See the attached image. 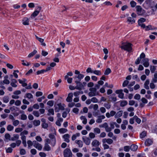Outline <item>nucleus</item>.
<instances>
[{"mask_svg": "<svg viewBox=\"0 0 157 157\" xmlns=\"http://www.w3.org/2000/svg\"><path fill=\"white\" fill-rule=\"evenodd\" d=\"M37 10H35L33 13L31 15L30 18L33 19L39 13V12L42 9L41 6H38L36 7Z\"/></svg>", "mask_w": 157, "mask_h": 157, "instance_id": "4", "label": "nucleus"}, {"mask_svg": "<svg viewBox=\"0 0 157 157\" xmlns=\"http://www.w3.org/2000/svg\"><path fill=\"white\" fill-rule=\"evenodd\" d=\"M93 73L98 75H101V72L99 70L93 71Z\"/></svg>", "mask_w": 157, "mask_h": 157, "instance_id": "42", "label": "nucleus"}, {"mask_svg": "<svg viewBox=\"0 0 157 157\" xmlns=\"http://www.w3.org/2000/svg\"><path fill=\"white\" fill-rule=\"evenodd\" d=\"M49 137L52 140V144L54 146L56 143V140L55 136L52 134H50L49 135Z\"/></svg>", "mask_w": 157, "mask_h": 157, "instance_id": "11", "label": "nucleus"}, {"mask_svg": "<svg viewBox=\"0 0 157 157\" xmlns=\"http://www.w3.org/2000/svg\"><path fill=\"white\" fill-rule=\"evenodd\" d=\"M94 132L97 134H99L101 132L100 129L98 128H94Z\"/></svg>", "mask_w": 157, "mask_h": 157, "instance_id": "50", "label": "nucleus"}, {"mask_svg": "<svg viewBox=\"0 0 157 157\" xmlns=\"http://www.w3.org/2000/svg\"><path fill=\"white\" fill-rule=\"evenodd\" d=\"M27 119V116L25 114H22L21 115V119L22 120H26Z\"/></svg>", "mask_w": 157, "mask_h": 157, "instance_id": "60", "label": "nucleus"}, {"mask_svg": "<svg viewBox=\"0 0 157 157\" xmlns=\"http://www.w3.org/2000/svg\"><path fill=\"white\" fill-rule=\"evenodd\" d=\"M137 14L139 15H142L145 13V11L141 6H137L136 7Z\"/></svg>", "mask_w": 157, "mask_h": 157, "instance_id": "6", "label": "nucleus"}, {"mask_svg": "<svg viewBox=\"0 0 157 157\" xmlns=\"http://www.w3.org/2000/svg\"><path fill=\"white\" fill-rule=\"evenodd\" d=\"M109 133L108 134V136L110 137H112V139L115 140H116L117 137L113 135V133L111 132H109Z\"/></svg>", "mask_w": 157, "mask_h": 157, "instance_id": "28", "label": "nucleus"}, {"mask_svg": "<svg viewBox=\"0 0 157 157\" xmlns=\"http://www.w3.org/2000/svg\"><path fill=\"white\" fill-rule=\"evenodd\" d=\"M75 143L78 145L79 147H82L83 146V143L80 140H76L75 141Z\"/></svg>", "mask_w": 157, "mask_h": 157, "instance_id": "31", "label": "nucleus"}, {"mask_svg": "<svg viewBox=\"0 0 157 157\" xmlns=\"http://www.w3.org/2000/svg\"><path fill=\"white\" fill-rule=\"evenodd\" d=\"M128 102L126 101H123L121 102L120 105L121 107H124L126 105Z\"/></svg>", "mask_w": 157, "mask_h": 157, "instance_id": "49", "label": "nucleus"}, {"mask_svg": "<svg viewBox=\"0 0 157 157\" xmlns=\"http://www.w3.org/2000/svg\"><path fill=\"white\" fill-rule=\"evenodd\" d=\"M91 99V101L93 103H97L98 102V99L95 97L92 98Z\"/></svg>", "mask_w": 157, "mask_h": 157, "instance_id": "62", "label": "nucleus"}, {"mask_svg": "<svg viewBox=\"0 0 157 157\" xmlns=\"http://www.w3.org/2000/svg\"><path fill=\"white\" fill-rule=\"evenodd\" d=\"M90 92L88 93V95L89 97H92L99 95V93L97 91L96 88H91L89 89Z\"/></svg>", "mask_w": 157, "mask_h": 157, "instance_id": "2", "label": "nucleus"}, {"mask_svg": "<svg viewBox=\"0 0 157 157\" xmlns=\"http://www.w3.org/2000/svg\"><path fill=\"white\" fill-rule=\"evenodd\" d=\"M99 127L101 128H105V131L106 132H110L111 131V128H110L108 126L107 123H105L104 124L100 125Z\"/></svg>", "mask_w": 157, "mask_h": 157, "instance_id": "7", "label": "nucleus"}, {"mask_svg": "<svg viewBox=\"0 0 157 157\" xmlns=\"http://www.w3.org/2000/svg\"><path fill=\"white\" fill-rule=\"evenodd\" d=\"M147 135V132L146 131H143L140 135V137L141 138L144 137Z\"/></svg>", "mask_w": 157, "mask_h": 157, "instance_id": "47", "label": "nucleus"}, {"mask_svg": "<svg viewBox=\"0 0 157 157\" xmlns=\"http://www.w3.org/2000/svg\"><path fill=\"white\" fill-rule=\"evenodd\" d=\"M43 149L44 151H49L51 150V148L48 144H45Z\"/></svg>", "mask_w": 157, "mask_h": 157, "instance_id": "32", "label": "nucleus"}, {"mask_svg": "<svg viewBox=\"0 0 157 157\" xmlns=\"http://www.w3.org/2000/svg\"><path fill=\"white\" fill-rule=\"evenodd\" d=\"M28 134V132L26 130H24L23 131H22L21 132L20 135V136H23L25 135H27Z\"/></svg>", "mask_w": 157, "mask_h": 157, "instance_id": "51", "label": "nucleus"}, {"mask_svg": "<svg viewBox=\"0 0 157 157\" xmlns=\"http://www.w3.org/2000/svg\"><path fill=\"white\" fill-rule=\"evenodd\" d=\"M152 81L154 83L157 82V73H155L154 74V77L152 79Z\"/></svg>", "mask_w": 157, "mask_h": 157, "instance_id": "38", "label": "nucleus"}, {"mask_svg": "<svg viewBox=\"0 0 157 157\" xmlns=\"http://www.w3.org/2000/svg\"><path fill=\"white\" fill-rule=\"evenodd\" d=\"M46 71L45 70L42 69L40 71H37L36 74L37 75H39L40 74L44 73V72H45Z\"/></svg>", "mask_w": 157, "mask_h": 157, "instance_id": "58", "label": "nucleus"}, {"mask_svg": "<svg viewBox=\"0 0 157 157\" xmlns=\"http://www.w3.org/2000/svg\"><path fill=\"white\" fill-rule=\"evenodd\" d=\"M82 140L87 145H89L90 143V140L88 137L83 136Z\"/></svg>", "mask_w": 157, "mask_h": 157, "instance_id": "13", "label": "nucleus"}, {"mask_svg": "<svg viewBox=\"0 0 157 157\" xmlns=\"http://www.w3.org/2000/svg\"><path fill=\"white\" fill-rule=\"evenodd\" d=\"M153 143L152 140L150 139H147L145 142L146 145L148 146L151 145Z\"/></svg>", "mask_w": 157, "mask_h": 157, "instance_id": "25", "label": "nucleus"}, {"mask_svg": "<svg viewBox=\"0 0 157 157\" xmlns=\"http://www.w3.org/2000/svg\"><path fill=\"white\" fill-rule=\"evenodd\" d=\"M132 44L128 42H125L122 43L120 48L124 50L131 52L132 50Z\"/></svg>", "mask_w": 157, "mask_h": 157, "instance_id": "1", "label": "nucleus"}, {"mask_svg": "<svg viewBox=\"0 0 157 157\" xmlns=\"http://www.w3.org/2000/svg\"><path fill=\"white\" fill-rule=\"evenodd\" d=\"M142 102L140 104V106L141 107H143L144 106L145 104L147 103V100L144 98H143L141 99Z\"/></svg>", "mask_w": 157, "mask_h": 157, "instance_id": "14", "label": "nucleus"}, {"mask_svg": "<svg viewBox=\"0 0 157 157\" xmlns=\"http://www.w3.org/2000/svg\"><path fill=\"white\" fill-rule=\"evenodd\" d=\"M47 104L48 105L50 106H52L53 105L54 102L53 101H48L47 103Z\"/></svg>", "mask_w": 157, "mask_h": 157, "instance_id": "64", "label": "nucleus"}, {"mask_svg": "<svg viewBox=\"0 0 157 157\" xmlns=\"http://www.w3.org/2000/svg\"><path fill=\"white\" fill-rule=\"evenodd\" d=\"M72 153L69 148L65 149L63 151L64 157H72Z\"/></svg>", "mask_w": 157, "mask_h": 157, "instance_id": "5", "label": "nucleus"}, {"mask_svg": "<svg viewBox=\"0 0 157 157\" xmlns=\"http://www.w3.org/2000/svg\"><path fill=\"white\" fill-rule=\"evenodd\" d=\"M102 141L103 143H107L109 144H111L113 143V140L110 138H104L102 140Z\"/></svg>", "mask_w": 157, "mask_h": 157, "instance_id": "10", "label": "nucleus"}, {"mask_svg": "<svg viewBox=\"0 0 157 157\" xmlns=\"http://www.w3.org/2000/svg\"><path fill=\"white\" fill-rule=\"evenodd\" d=\"M83 86L82 83L80 82V83L76 85L75 86L76 89L81 90L82 89Z\"/></svg>", "mask_w": 157, "mask_h": 157, "instance_id": "27", "label": "nucleus"}, {"mask_svg": "<svg viewBox=\"0 0 157 157\" xmlns=\"http://www.w3.org/2000/svg\"><path fill=\"white\" fill-rule=\"evenodd\" d=\"M89 136L91 139H93L95 137V135L93 132H90L89 134Z\"/></svg>", "mask_w": 157, "mask_h": 157, "instance_id": "57", "label": "nucleus"}, {"mask_svg": "<svg viewBox=\"0 0 157 157\" xmlns=\"http://www.w3.org/2000/svg\"><path fill=\"white\" fill-rule=\"evenodd\" d=\"M35 37L37 40L39 41L41 43V45L44 46H46V44L45 43H44V40L38 37L37 36L35 35Z\"/></svg>", "mask_w": 157, "mask_h": 157, "instance_id": "24", "label": "nucleus"}, {"mask_svg": "<svg viewBox=\"0 0 157 157\" xmlns=\"http://www.w3.org/2000/svg\"><path fill=\"white\" fill-rule=\"evenodd\" d=\"M105 118V117L104 115H101L98 117V118L96 120V122L97 123H101L102 121V120Z\"/></svg>", "mask_w": 157, "mask_h": 157, "instance_id": "19", "label": "nucleus"}, {"mask_svg": "<svg viewBox=\"0 0 157 157\" xmlns=\"http://www.w3.org/2000/svg\"><path fill=\"white\" fill-rule=\"evenodd\" d=\"M10 134L8 133H6L5 135V138L6 139L10 140Z\"/></svg>", "mask_w": 157, "mask_h": 157, "instance_id": "61", "label": "nucleus"}, {"mask_svg": "<svg viewBox=\"0 0 157 157\" xmlns=\"http://www.w3.org/2000/svg\"><path fill=\"white\" fill-rule=\"evenodd\" d=\"M84 76L83 75L80 74L78 75V79L79 81H80L84 78Z\"/></svg>", "mask_w": 157, "mask_h": 157, "instance_id": "55", "label": "nucleus"}, {"mask_svg": "<svg viewBox=\"0 0 157 157\" xmlns=\"http://www.w3.org/2000/svg\"><path fill=\"white\" fill-rule=\"evenodd\" d=\"M36 140L39 142H41L42 141V139L40 136H37L36 137Z\"/></svg>", "mask_w": 157, "mask_h": 157, "instance_id": "63", "label": "nucleus"}, {"mask_svg": "<svg viewBox=\"0 0 157 157\" xmlns=\"http://www.w3.org/2000/svg\"><path fill=\"white\" fill-rule=\"evenodd\" d=\"M40 121L39 120H34L33 121V124L35 126H39L40 125Z\"/></svg>", "mask_w": 157, "mask_h": 157, "instance_id": "33", "label": "nucleus"}, {"mask_svg": "<svg viewBox=\"0 0 157 157\" xmlns=\"http://www.w3.org/2000/svg\"><path fill=\"white\" fill-rule=\"evenodd\" d=\"M138 146L136 145H132L130 146V149L132 151H135L137 150Z\"/></svg>", "mask_w": 157, "mask_h": 157, "instance_id": "35", "label": "nucleus"}, {"mask_svg": "<svg viewBox=\"0 0 157 157\" xmlns=\"http://www.w3.org/2000/svg\"><path fill=\"white\" fill-rule=\"evenodd\" d=\"M146 21V19L144 18H141L138 21V24L140 23H142V22H144Z\"/></svg>", "mask_w": 157, "mask_h": 157, "instance_id": "52", "label": "nucleus"}, {"mask_svg": "<svg viewBox=\"0 0 157 157\" xmlns=\"http://www.w3.org/2000/svg\"><path fill=\"white\" fill-rule=\"evenodd\" d=\"M127 21L129 24H131L134 23L135 22L134 18L131 17H129L127 18Z\"/></svg>", "mask_w": 157, "mask_h": 157, "instance_id": "21", "label": "nucleus"}, {"mask_svg": "<svg viewBox=\"0 0 157 157\" xmlns=\"http://www.w3.org/2000/svg\"><path fill=\"white\" fill-rule=\"evenodd\" d=\"M80 119L82 121V123L84 124H86L87 123V120L84 116H82L80 117Z\"/></svg>", "mask_w": 157, "mask_h": 157, "instance_id": "26", "label": "nucleus"}, {"mask_svg": "<svg viewBox=\"0 0 157 157\" xmlns=\"http://www.w3.org/2000/svg\"><path fill=\"white\" fill-rule=\"evenodd\" d=\"M156 29L155 27H152L151 25H149L146 27V30H153Z\"/></svg>", "mask_w": 157, "mask_h": 157, "instance_id": "46", "label": "nucleus"}, {"mask_svg": "<svg viewBox=\"0 0 157 157\" xmlns=\"http://www.w3.org/2000/svg\"><path fill=\"white\" fill-rule=\"evenodd\" d=\"M33 146L35 148L39 151L42 150V146L39 143L36 141H33Z\"/></svg>", "mask_w": 157, "mask_h": 157, "instance_id": "8", "label": "nucleus"}, {"mask_svg": "<svg viewBox=\"0 0 157 157\" xmlns=\"http://www.w3.org/2000/svg\"><path fill=\"white\" fill-rule=\"evenodd\" d=\"M149 79H147L145 82L144 84V88L147 90H149Z\"/></svg>", "mask_w": 157, "mask_h": 157, "instance_id": "20", "label": "nucleus"}, {"mask_svg": "<svg viewBox=\"0 0 157 157\" xmlns=\"http://www.w3.org/2000/svg\"><path fill=\"white\" fill-rule=\"evenodd\" d=\"M67 131V129L63 128H62L59 129V132L61 133H64Z\"/></svg>", "mask_w": 157, "mask_h": 157, "instance_id": "39", "label": "nucleus"}, {"mask_svg": "<svg viewBox=\"0 0 157 157\" xmlns=\"http://www.w3.org/2000/svg\"><path fill=\"white\" fill-rule=\"evenodd\" d=\"M29 19L27 17H24L22 20V24L24 25H28L29 23Z\"/></svg>", "mask_w": 157, "mask_h": 157, "instance_id": "18", "label": "nucleus"}, {"mask_svg": "<svg viewBox=\"0 0 157 157\" xmlns=\"http://www.w3.org/2000/svg\"><path fill=\"white\" fill-rule=\"evenodd\" d=\"M2 100L4 103H7L10 100L9 97L8 96H5L3 98Z\"/></svg>", "mask_w": 157, "mask_h": 157, "instance_id": "29", "label": "nucleus"}, {"mask_svg": "<svg viewBox=\"0 0 157 157\" xmlns=\"http://www.w3.org/2000/svg\"><path fill=\"white\" fill-rule=\"evenodd\" d=\"M13 136L11 138L10 140L15 141L18 140L19 138V135L18 134H14Z\"/></svg>", "mask_w": 157, "mask_h": 157, "instance_id": "30", "label": "nucleus"}, {"mask_svg": "<svg viewBox=\"0 0 157 157\" xmlns=\"http://www.w3.org/2000/svg\"><path fill=\"white\" fill-rule=\"evenodd\" d=\"M116 93L118 94V97L121 98L123 99L124 98V94L123 93V90H117L116 91Z\"/></svg>", "mask_w": 157, "mask_h": 157, "instance_id": "12", "label": "nucleus"}, {"mask_svg": "<svg viewBox=\"0 0 157 157\" xmlns=\"http://www.w3.org/2000/svg\"><path fill=\"white\" fill-rule=\"evenodd\" d=\"M150 68L151 73H153L156 70V67L155 66L151 65Z\"/></svg>", "mask_w": 157, "mask_h": 157, "instance_id": "45", "label": "nucleus"}, {"mask_svg": "<svg viewBox=\"0 0 157 157\" xmlns=\"http://www.w3.org/2000/svg\"><path fill=\"white\" fill-rule=\"evenodd\" d=\"M65 105L61 103H58L55 105V110L56 112H59L60 110H63L64 109Z\"/></svg>", "mask_w": 157, "mask_h": 157, "instance_id": "3", "label": "nucleus"}, {"mask_svg": "<svg viewBox=\"0 0 157 157\" xmlns=\"http://www.w3.org/2000/svg\"><path fill=\"white\" fill-rule=\"evenodd\" d=\"M33 114L35 117H38L40 116V113L38 111H34L33 112Z\"/></svg>", "mask_w": 157, "mask_h": 157, "instance_id": "48", "label": "nucleus"}, {"mask_svg": "<svg viewBox=\"0 0 157 157\" xmlns=\"http://www.w3.org/2000/svg\"><path fill=\"white\" fill-rule=\"evenodd\" d=\"M154 83V82H153L152 80L150 84V87L151 89H153L155 88V85Z\"/></svg>", "mask_w": 157, "mask_h": 157, "instance_id": "53", "label": "nucleus"}, {"mask_svg": "<svg viewBox=\"0 0 157 157\" xmlns=\"http://www.w3.org/2000/svg\"><path fill=\"white\" fill-rule=\"evenodd\" d=\"M70 137V135L68 134H66L63 136V138L64 139V141L67 143L70 142L69 138Z\"/></svg>", "mask_w": 157, "mask_h": 157, "instance_id": "17", "label": "nucleus"}, {"mask_svg": "<svg viewBox=\"0 0 157 157\" xmlns=\"http://www.w3.org/2000/svg\"><path fill=\"white\" fill-rule=\"evenodd\" d=\"M27 143L28 144V147L29 148H30V147L33 145H34L33 141L32 142L30 140H28L27 141Z\"/></svg>", "mask_w": 157, "mask_h": 157, "instance_id": "40", "label": "nucleus"}, {"mask_svg": "<svg viewBox=\"0 0 157 157\" xmlns=\"http://www.w3.org/2000/svg\"><path fill=\"white\" fill-rule=\"evenodd\" d=\"M152 0H146L145 2L144 5H147L148 7H152Z\"/></svg>", "mask_w": 157, "mask_h": 157, "instance_id": "23", "label": "nucleus"}, {"mask_svg": "<svg viewBox=\"0 0 157 157\" xmlns=\"http://www.w3.org/2000/svg\"><path fill=\"white\" fill-rule=\"evenodd\" d=\"M100 144V142L97 140H94L91 143L92 146L94 147H99Z\"/></svg>", "mask_w": 157, "mask_h": 157, "instance_id": "15", "label": "nucleus"}, {"mask_svg": "<svg viewBox=\"0 0 157 157\" xmlns=\"http://www.w3.org/2000/svg\"><path fill=\"white\" fill-rule=\"evenodd\" d=\"M19 121L18 120H15L13 122V125L15 126L18 125L19 124Z\"/></svg>", "mask_w": 157, "mask_h": 157, "instance_id": "54", "label": "nucleus"}, {"mask_svg": "<svg viewBox=\"0 0 157 157\" xmlns=\"http://www.w3.org/2000/svg\"><path fill=\"white\" fill-rule=\"evenodd\" d=\"M6 129L8 131H11L13 129L14 127L11 124H9L7 125Z\"/></svg>", "mask_w": 157, "mask_h": 157, "instance_id": "36", "label": "nucleus"}, {"mask_svg": "<svg viewBox=\"0 0 157 157\" xmlns=\"http://www.w3.org/2000/svg\"><path fill=\"white\" fill-rule=\"evenodd\" d=\"M111 69L109 68H108L105 70L104 72V75H108L111 73Z\"/></svg>", "mask_w": 157, "mask_h": 157, "instance_id": "43", "label": "nucleus"}, {"mask_svg": "<svg viewBox=\"0 0 157 157\" xmlns=\"http://www.w3.org/2000/svg\"><path fill=\"white\" fill-rule=\"evenodd\" d=\"M123 111L122 110H120L117 113H116L114 117L115 118H117L120 117H121L123 114Z\"/></svg>", "mask_w": 157, "mask_h": 157, "instance_id": "22", "label": "nucleus"}, {"mask_svg": "<svg viewBox=\"0 0 157 157\" xmlns=\"http://www.w3.org/2000/svg\"><path fill=\"white\" fill-rule=\"evenodd\" d=\"M149 59L147 58H144L142 60V63L145 67H148L149 66Z\"/></svg>", "mask_w": 157, "mask_h": 157, "instance_id": "9", "label": "nucleus"}, {"mask_svg": "<svg viewBox=\"0 0 157 157\" xmlns=\"http://www.w3.org/2000/svg\"><path fill=\"white\" fill-rule=\"evenodd\" d=\"M73 97V94L72 93H69L67 97L66 100L68 102H71L72 100V97Z\"/></svg>", "mask_w": 157, "mask_h": 157, "instance_id": "16", "label": "nucleus"}, {"mask_svg": "<svg viewBox=\"0 0 157 157\" xmlns=\"http://www.w3.org/2000/svg\"><path fill=\"white\" fill-rule=\"evenodd\" d=\"M48 113L47 115L50 116L51 114L53 115L54 114V109H51L48 110Z\"/></svg>", "mask_w": 157, "mask_h": 157, "instance_id": "37", "label": "nucleus"}, {"mask_svg": "<svg viewBox=\"0 0 157 157\" xmlns=\"http://www.w3.org/2000/svg\"><path fill=\"white\" fill-rule=\"evenodd\" d=\"M80 134L79 133H77L75 134H74L72 135L71 137V139L73 141L75 140L77 137H78L80 136Z\"/></svg>", "mask_w": 157, "mask_h": 157, "instance_id": "34", "label": "nucleus"}, {"mask_svg": "<svg viewBox=\"0 0 157 157\" xmlns=\"http://www.w3.org/2000/svg\"><path fill=\"white\" fill-rule=\"evenodd\" d=\"M104 106L107 109H109L111 107V105L108 103L104 104Z\"/></svg>", "mask_w": 157, "mask_h": 157, "instance_id": "56", "label": "nucleus"}, {"mask_svg": "<svg viewBox=\"0 0 157 157\" xmlns=\"http://www.w3.org/2000/svg\"><path fill=\"white\" fill-rule=\"evenodd\" d=\"M129 83V81L126 80L124 81L122 84V86L123 87L126 86Z\"/></svg>", "mask_w": 157, "mask_h": 157, "instance_id": "59", "label": "nucleus"}, {"mask_svg": "<svg viewBox=\"0 0 157 157\" xmlns=\"http://www.w3.org/2000/svg\"><path fill=\"white\" fill-rule=\"evenodd\" d=\"M37 52V51L36 50H34L31 53L29 54L28 56V57L30 58L33 56Z\"/></svg>", "mask_w": 157, "mask_h": 157, "instance_id": "41", "label": "nucleus"}, {"mask_svg": "<svg viewBox=\"0 0 157 157\" xmlns=\"http://www.w3.org/2000/svg\"><path fill=\"white\" fill-rule=\"evenodd\" d=\"M133 118L135 120L136 122L139 124L141 122V120L139 118L136 116H135L133 117Z\"/></svg>", "mask_w": 157, "mask_h": 157, "instance_id": "44", "label": "nucleus"}]
</instances>
